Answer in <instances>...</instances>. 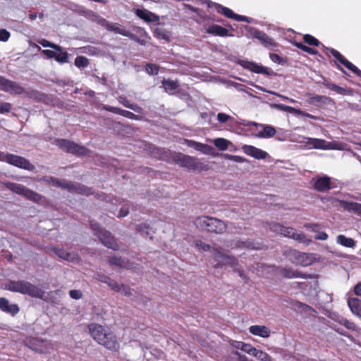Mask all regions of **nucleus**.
<instances>
[{
  "instance_id": "nucleus-3",
  "label": "nucleus",
  "mask_w": 361,
  "mask_h": 361,
  "mask_svg": "<svg viewBox=\"0 0 361 361\" xmlns=\"http://www.w3.org/2000/svg\"><path fill=\"white\" fill-rule=\"evenodd\" d=\"M194 223L197 228L216 234H222L227 229L224 221L209 216H198Z\"/></svg>"
},
{
  "instance_id": "nucleus-46",
  "label": "nucleus",
  "mask_w": 361,
  "mask_h": 361,
  "mask_svg": "<svg viewBox=\"0 0 361 361\" xmlns=\"http://www.w3.org/2000/svg\"><path fill=\"white\" fill-rule=\"evenodd\" d=\"M211 251L212 252L214 258L216 260H224L226 259V257L228 256V255L224 254L223 252V250L221 247H213L212 250L211 249Z\"/></svg>"
},
{
  "instance_id": "nucleus-39",
  "label": "nucleus",
  "mask_w": 361,
  "mask_h": 361,
  "mask_svg": "<svg viewBox=\"0 0 361 361\" xmlns=\"http://www.w3.org/2000/svg\"><path fill=\"white\" fill-rule=\"evenodd\" d=\"M71 140L59 138L55 140L56 145L62 150L66 152H68L69 148L71 147Z\"/></svg>"
},
{
  "instance_id": "nucleus-20",
  "label": "nucleus",
  "mask_w": 361,
  "mask_h": 361,
  "mask_svg": "<svg viewBox=\"0 0 361 361\" xmlns=\"http://www.w3.org/2000/svg\"><path fill=\"white\" fill-rule=\"evenodd\" d=\"M207 33L214 36L219 37H233V35L229 32V30L217 24H212L206 29Z\"/></svg>"
},
{
  "instance_id": "nucleus-43",
  "label": "nucleus",
  "mask_w": 361,
  "mask_h": 361,
  "mask_svg": "<svg viewBox=\"0 0 361 361\" xmlns=\"http://www.w3.org/2000/svg\"><path fill=\"white\" fill-rule=\"evenodd\" d=\"M194 245L197 250L200 252L211 251V246L209 244H206L201 240H195Z\"/></svg>"
},
{
  "instance_id": "nucleus-4",
  "label": "nucleus",
  "mask_w": 361,
  "mask_h": 361,
  "mask_svg": "<svg viewBox=\"0 0 361 361\" xmlns=\"http://www.w3.org/2000/svg\"><path fill=\"white\" fill-rule=\"evenodd\" d=\"M91 229L94 234L99 238V241L106 247L116 251L119 249L116 239L109 231L102 228L99 224L94 221L90 222Z\"/></svg>"
},
{
  "instance_id": "nucleus-29",
  "label": "nucleus",
  "mask_w": 361,
  "mask_h": 361,
  "mask_svg": "<svg viewBox=\"0 0 361 361\" xmlns=\"http://www.w3.org/2000/svg\"><path fill=\"white\" fill-rule=\"evenodd\" d=\"M71 147L68 153L77 156H86L90 153V150L85 146L80 145L73 141L71 142Z\"/></svg>"
},
{
  "instance_id": "nucleus-30",
  "label": "nucleus",
  "mask_w": 361,
  "mask_h": 361,
  "mask_svg": "<svg viewBox=\"0 0 361 361\" xmlns=\"http://www.w3.org/2000/svg\"><path fill=\"white\" fill-rule=\"evenodd\" d=\"M108 263L111 267L116 266L126 269H130L131 264L128 260H124L121 257L117 256L109 257Z\"/></svg>"
},
{
  "instance_id": "nucleus-61",
  "label": "nucleus",
  "mask_w": 361,
  "mask_h": 361,
  "mask_svg": "<svg viewBox=\"0 0 361 361\" xmlns=\"http://www.w3.org/2000/svg\"><path fill=\"white\" fill-rule=\"evenodd\" d=\"M70 297L75 300H79L82 298V293L79 290H71L69 291Z\"/></svg>"
},
{
  "instance_id": "nucleus-22",
  "label": "nucleus",
  "mask_w": 361,
  "mask_h": 361,
  "mask_svg": "<svg viewBox=\"0 0 361 361\" xmlns=\"http://www.w3.org/2000/svg\"><path fill=\"white\" fill-rule=\"evenodd\" d=\"M186 143L188 147H192L195 150L201 152L205 154H212L214 151V148L207 144H203L190 140H186Z\"/></svg>"
},
{
  "instance_id": "nucleus-50",
  "label": "nucleus",
  "mask_w": 361,
  "mask_h": 361,
  "mask_svg": "<svg viewBox=\"0 0 361 361\" xmlns=\"http://www.w3.org/2000/svg\"><path fill=\"white\" fill-rule=\"evenodd\" d=\"M225 266L228 265L231 267H235L238 265V261L237 258H235L234 256L228 255L226 257V259L224 260Z\"/></svg>"
},
{
  "instance_id": "nucleus-16",
  "label": "nucleus",
  "mask_w": 361,
  "mask_h": 361,
  "mask_svg": "<svg viewBox=\"0 0 361 361\" xmlns=\"http://www.w3.org/2000/svg\"><path fill=\"white\" fill-rule=\"evenodd\" d=\"M242 150L247 155L257 159H264L268 155L267 152L252 145H244L242 147Z\"/></svg>"
},
{
  "instance_id": "nucleus-59",
  "label": "nucleus",
  "mask_w": 361,
  "mask_h": 361,
  "mask_svg": "<svg viewBox=\"0 0 361 361\" xmlns=\"http://www.w3.org/2000/svg\"><path fill=\"white\" fill-rule=\"evenodd\" d=\"M60 180V178L54 177H47L44 178V180L47 181L48 184L55 187H59Z\"/></svg>"
},
{
  "instance_id": "nucleus-18",
  "label": "nucleus",
  "mask_w": 361,
  "mask_h": 361,
  "mask_svg": "<svg viewBox=\"0 0 361 361\" xmlns=\"http://www.w3.org/2000/svg\"><path fill=\"white\" fill-rule=\"evenodd\" d=\"M103 109L107 111L112 112L114 114H119L123 117L128 118L132 120H140L141 116L133 114L131 111L120 109L118 107H114L109 105H104Z\"/></svg>"
},
{
  "instance_id": "nucleus-25",
  "label": "nucleus",
  "mask_w": 361,
  "mask_h": 361,
  "mask_svg": "<svg viewBox=\"0 0 361 361\" xmlns=\"http://www.w3.org/2000/svg\"><path fill=\"white\" fill-rule=\"evenodd\" d=\"M70 192L85 196H90L94 193L91 188L87 187L81 183L73 182L72 183Z\"/></svg>"
},
{
  "instance_id": "nucleus-15",
  "label": "nucleus",
  "mask_w": 361,
  "mask_h": 361,
  "mask_svg": "<svg viewBox=\"0 0 361 361\" xmlns=\"http://www.w3.org/2000/svg\"><path fill=\"white\" fill-rule=\"evenodd\" d=\"M245 126H260L262 128V131L257 133L255 136L261 138H269L272 137L276 134V129L271 126L259 124L254 121H249L247 123L243 124Z\"/></svg>"
},
{
  "instance_id": "nucleus-52",
  "label": "nucleus",
  "mask_w": 361,
  "mask_h": 361,
  "mask_svg": "<svg viewBox=\"0 0 361 361\" xmlns=\"http://www.w3.org/2000/svg\"><path fill=\"white\" fill-rule=\"evenodd\" d=\"M107 286L114 292L119 293L121 291V285L118 284L114 279H111Z\"/></svg>"
},
{
  "instance_id": "nucleus-23",
  "label": "nucleus",
  "mask_w": 361,
  "mask_h": 361,
  "mask_svg": "<svg viewBox=\"0 0 361 361\" xmlns=\"http://www.w3.org/2000/svg\"><path fill=\"white\" fill-rule=\"evenodd\" d=\"M254 36L255 38L258 39L266 47H277V43L275 42L274 39L270 37L263 31L256 30L255 32Z\"/></svg>"
},
{
  "instance_id": "nucleus-7",
  "label": "nucleus",
  "mask_w": 361,
  "mask_h": 361,
  "mask_svg": "<svg viewBox=\"0 0 361 361\" xmlns=\"http://www.w3.org/2000/svg\"><path fill=\"white\" fill-rule=\"evenodd\" d=\"M0 161L6 162L10 165L28 171H33L35 169V166L27 159L14 154L5 153L1 151H0Z\"/></svg>"
},
{
  "instance_id": "nucleus-37",
  "label": "nucleus",
  "mask_w": 361,
  "mask_h": 361,
  "mask_svg": "<svg viewBox=\"0 0 361 361\" xmlns=\"http://www.w3.org/2000/svg\"><path fill=\"white\" fill-rule=\"evenodd\" d=\"M39 341L35 338H27L24 341L25 345L29 348L36 351V352H42L39 348Z\"/></svg>"
},
{
  "instance_id": "nucleus-2",
  "label": "nucleus",
  "mask_w": 361,
  "mask_h": 361,
  "mask_svg": "<svg viewBox=\"0 0 361 361\" xmlns=\"http://www.w3.org/2000/svg\"><path fill=\"white\" fill-rule=\"evenodd\" d=\"M5 289L9 291L27 295L32 298L42 299L44 292L35 285L24 280H9L5 284Z\"/></svg>"
},
{
  "instance_id": "nucleus-51",
  "label": "nucleus",
  "mask_w": 361,
  "mask_h": 361,
  "mask_svg": "<svg viewBox=\"0 0 361 361\" xmlns=\"http://www.w3.org/2000/svg\"><path fill=\"white\" fill-rule=\"evenodd\" d=\"M136 230L138 233H140L142 235H148L149 230V226L145 223L140 224L137 225Z\"/></svg>"
},
{
  "instance_id": "nucleus-40",
  "label": "nucleus",
  "mask_w": 361,
  "mask_h": 361,
  "mask_svg": "<svg viewBox=\"0 0 361 361\" xmlns=\"http://www.w3.org/2000/svg\"><path fill=\"white\" fill-rule=\"evenodd\" d=\"M136 15L141 19L146 22H152V16H154L151 12L145 9H137L135 11Z\"/></svg>"
},
{
  "instance_id": "nucleus-60",
  "label": "nucleus",
  "mask_w": 361,
  "mask_h": 361,
  "mask_svg": "<svg viewBox=\"0 0 361 361\" xmlns=\"http://www.w3.org/2000/svg\"><path fill=\"white\" fill-rule=\"evenodd\" d=\"M11 35L6 29H0V41L6 42L8 40Z\"/></svg>"
},
{
  "instance_id": "nucleus-36",
  "label": "nucleus",
  "mask_w": 361,
  "mask_h": 361,
  "mask_svg": "<svg viewBox=\"0 0 361 361\" xmlns=\"http://www.w3.org/2000/svg\"><path fill=\"white\" fill-rule=\"evenodd\" d=\"M32 97L37 102L44 103L46 104H49L51 99L48 94L37 91L33 92Z\"/></svg>"
},
{
  "instance_id": "nucleus-34",
  "label": "nucleus",
  "mask_w": 361,
  "mask_h": 361,
  "mask_svg": "<svg viewBox=\"0 0 361 361\" xmlns=\"http://www.w3.org/2000/svg\"><path fill=\"white\" fill-rule=\"evenodd\" d=\"M336 242L346 247H353L355 245V240L353 238H347L344 235H338L336 238Z\"/></svg>"
},
{
  "instance_id": "nucleus-54",
  "label": "nucleus",
  "mask_w": 361,
  "mask_h": 361,
  "mask_svg": "<svg viewBox=\"0 0 361 361\" xmlns=\"http://www.w3.org/2000/svg\"><path fill=\"white\" fill-rule=\"evenodd\" d=\"M340 324L341 325H343L346 329L351 330V331H355L356 330V325L354 322L349 321L346 319H343L340 321Z\"/></svg>"
},
{
  "instance_id": "nucleus-6",
  "label": "nucleus",
  "mask_w": 361,
  "mask_h": 361,
  "mask_svg": "<svg viewBox=\"0 0 361 361\" xmlns=\"http://www.w3.org/2000/svg\"><path fill=\"white\" fill-rule=\"evenodd\" d=\"M170 159L175 164H179L183 168H186L190 171L201 170L202 164L200 163L197 158L184 154L181 152L170 153Z\"/></svg>"
},
{
  "instance_id": "nucleus-11",
  "label": "nucleus",
  "mask_w": 361,
  "mask_h": 361,
  "mask_svg": "<svg viewBox=\"0 0 361 361\" xmlns=\"http://www.w3.org/2000/svg\"><path fill=\"white\" fill-rule=\"evenodd\" d=\"M102 25V26L105 27L106 29L109 31L121 35L124 37H128L131 40H133L139 44H144L143 40L140 39L135 35L126 30L125 28L121 27L118 23H109L105 19H103Z\"/></svg>"
},
{
  "instance_id": "nucleus-44",
  "label": "nucleus",
  "mask_w": 361,
  "mask_h": 361,
  "mask_svg": "<svg viewBox=\"0 0 361 361\" xmlns=\"http://www.w3.org/2000/svg\"><path fill=\"white\" fill-rule=\"evenodd\" d=\"M303 40L310 46L318 47L321 44V42L317 38L309 34L303 36Z\"/></svg>"
},
{
  "instance_id": "nucleus-45",
  "label": "nucleus",
  "mask_w": 361,
  "mask_h": 361,
  "mask_svg": "<svg viewBox=\"0 0 361 361\" xmlns=\"http://www.w3.org/2000/svg\"><path fill=\"white\" fill-rule=\"evenodd\" d=\"M75 65L78 68H86L89 65V60L87 58L83 56H78L75 59Z\"/></svg>"
},
{
  "instance_id": "nucleus-47",
  "label": "nucleus",
  "mask_w": 361,
  "mask_h": 361,
  "mask_svg": "<svg viewBox=\"0 0 361 361\" xmlns=\"http://www.w3.org/2000/svg\"><path fill=\"white\" fill-rule=\"evenodd\" d=\"M146 72L150 75H157L159 71V66L154 63H147L145 66Z\"/></svg>"
},
{
  "instance_id": "nucleus-41",
  "label": "nucleus",
  "mask_w": 361,
  "mask_h": 361,
  "mask_svg": "<svg viewBox=\"0 0 361 361\" xmlns=\"http://www.w3.org/2000/svg\"><path fill=\"white\" fill-rule=\"evenodd\" d=\"M325 140L317 138H309L307 144L312 145L315 149H324L325 148Z\"/></svg>"
},
{
  "instance_id": "nucleus-57",
  "label": "nucleus",
  "mask_w": 361,
  "mask_h": 361,
  "mask_svg": "<svg viewBox=\"0 0 361 361\" xmlns=\"http://www.w3.org/2000/svg\"><path fill=\"white\" fill-rule=\"evenodd\" d=\"M217 120L220 123H224L228 121L229 120H233V118L225 113H219L217 114Z\"/></svg>"
},
{
  "instance_id": "nucleus-48",
  "label": "nucleus",
  "mask_w": 361,
  "mask_h": 361,
  "mask_svg": "<svg viewBox=\"0 0 361 361\" xmlns=\"http://www.w3.org/2000/svg\"><path fill=\"white\" fill-rule=\"evenodd\" d=\"M39 43L44 47H50L56 51H61L62 47L58 44H54L47 39H42L39 41Z\"/></svg>"
},
{
  "instance_id": "nucleus-8",
  "label": "nucleus",
  "mask_w": 361,
  "mask_h": 361,
  "mask_svg": "<svg viewBox=\"0 0 361 361\" xmlns=\"http://www.w3.org/2000/svg\"><path fill=\"white\" fill-rule=\"evenodd\" d=\"M4 185L7 189L10 190L13 192L22 195L33 202L39 203L42 199V196L41 195L21 184L13 182H6L4 183Z\"/></svg>"
},
{
  "instance_id": "nucleus-35",
  "label": "nucleus",
  "mask_w": 361,
  "mask_h": 361,
  "mask_svg": "<svg viewBox=\"0 0 361 361\" xmlns=\"http://www.w3.org/2000/svg\"><path fill=\"white\" fill-rule=\"evenodd\" d=\"M161 83H162L166 92L174 91L176 89H178L179 87V83L177 80H171L164 79L161 81Z\"/></svg>"
},
{
  "instance_id": "nucleus-26",
  "label": "nucleus",
  "mask_w": 361,
  "mask_h": 361,
  "mask_svg": "<svg viewBox=\"0 0 361 361\" xmlns=\"http://www.w3.org/2000/svg\"><path fill=\"white\" fill-rule=\"evenodd\" d=\"M341 207L349 212H353L358 216H361V204L355 202H349L341 200L340 202Z\"/></svg>"
},
{
  "instance_id": "nucleus-33",
  "label": "nucleus",
  "mask_w": 361,
  "mask_h": 361,
  "mask_svg": "<svg viewBox=\"0 0 361 361\" xmlns=\"http://www.w3.org/2000/svg\"><path fill=\"white\" fill-rule=\"evenodd\" d=\"M225 17H226L228 18L235 20L237 21L250 23V20L248 17H247L245 16H240V15L236 14V13H233V11L228 8H226Z\"/></svg>"
},
{
  "instance_id": "nucleus-31",
  "label": "nucleus",
  "mask_w": 361,
  "mask_h": 361,
  "mask_svg": "<svg viewBox=\"0 0 361 361\" xmlns=\"http://www.w3.org/2000/svg\"><path fill=\"white\" fill-rule=\"evenodd\" d=\"M348 305L354 314L361 317V301L358 298H349L348 300Z\"/></svg>"
},
{
  "instance_id": "nucleus-49",
  "label": "nucleus",
  "mask_w": 361,
  "mask_h": 361,
  "mask_svg": "<svg viewBox=\"0 0 361 361\" xmlns=\"http://www.w3.org/2000/svg\"><path fill=\"white\" fill-rule=\"evenodd\" d=\"M225 157L230 160V161H233L234 162H236V163H244V162H247L248 161L247 160V159L243 157H240V156H238V155H233V154H226L225 155Z\"/></svg>"
},
{
  "instance_id": "nucleus-58",
  "label": "nucleus",
  "mask_w": 361,
  "mask_h": 361,
  "mask_svg": "<svg viewBox=\"0 0 361 361\" xmlns=\"http://www.w3.org/2000/svg\"><path fill=\"white\" fill-rule=\"evenodd\" d=\"M12 109V104L8 102H1L0 104V113H8Z\"/></svg>"
},
{
  "instance_id": "nucleus-55",
  "label": "nucleus",
  "mask_w": 361,
  "mask_h": 361,
  "mask_svg": "<svg viewBox=\"0 0 361 361\" xmlns=\"http://www.w3.org/2000/svg\"><path fill=\"white\" fill-rule=\"evenodd\" d=\"M255 349L256 348L251 344L243 343L241 350L247 353L249 355H253L254 353L255 352Z\"/></svg>"
},
{
  "instance_id": "nucleus-56",
  "label": "nucleus",
  "mask_w": 361,
  "mask_h": 361,
  "mask_svg": "<svg viewBox=\"0 0 361 361\" xmlns=\"http://www.w3.org/2000/svg\"><path fill=\"white\" fill-rule=\"evenodd\" d=\"M73 182L71 180H66L65 179H61L58 188L67 190L68 192L71 191Z\"/></svg>"
},
{
  "instance_id": "nucleus-17",
  "label": "nucleus",
  "mask_w": 361,
  "mask_h": 361,
  "mask_svg": "<svg viewBox=\"0 0 361 361\" xmlns=\"http://www.w3.org/2000/svg\"><path fill=\"white\" fill-rule=\"evenodd\" d=\"M54 252L59 257L66 261L74 263H79L80 261V257L76 252H69L60 247H54Z\"/></svg>"
},
{
  "instance_id": "nucleus-42",
  "label": "nucleus",
  "mask_w": 361,
  "mask_h": 361,
  "mask_svg": "<svg viewBox=\"0 0 361 361\" xmlns=\"http://www.w3.org/2000/svg\"><path fill=\"white\" fill-rule=\"evenodd\" d=\"M253 356H255L256 358L259 360L260 361H271V357L266 352L255 349V352L253 354Z\"/></svg>"
},
{
  "instance_id": "nucleus-19",
  "label": "nucleus",
  "mask_w": 361,
  "mask_h": 361,
  "mask_svg": "<svg viewBox=\"0 0 361 361\" xmlns=\"http://www.w3.org/2000/svg\"><path fill=\"white\" fill-rule=\"evenodd\" d=\"M2 91L11 94H22L25 92V88L16 82L6 79Z\"/></svg>"
},
{
  "instance_id": "nucleus-14",
  "label": "nucleus",
  "mask_w": 361,
  "mask_h": 361,
  "mask_svg": "<svg viewBox=\"0 0 361 361\" xmlns=\"http://www.w3.org/2000/svg\"><path fill=\"white\" fill-rule=\"evenodd\" d=\"M276 269L280 273L281 276L285 279H311L310 274L302 273L298 270H294L290 267H282L274 266Z\"/></svg>"
},
{
  "instance_id": "nucleus-21",
  "label": "nucleus",
  "mask_w": 361,
  "mask_h": 361,
  "mask_svg": "<svg viewBox=\"0 0 361 361\" xmlns=\"http://www.w3.org/2000/svg\"><path fill=\"white\" fill-rule=\"evenodd\" d=\"M0 310L12 316H15L20 311L17 304H10L8 300L6 298H0Z\"/></svg>"
},
{
  "instance_id": "nucleus-12",
  "label": "nucleus",
  "mask_w": 361,
  "mask_h": 361,
  "mask_svg": "<svg viewBox=\"0 0 361 361\" xmlns=\"http://www.w3.org/2000/svg\"><path fill=\"white\" fill-rule=\"evenodd\" d=\"M322 47L325 50L329 51L340 64L344 66L346 68L353 72L357 76L361 77V71L357 66L350 62L347 59H345L338 51L333 48L326 47L324 44H322Z\"/></svg>"
},
{
  "instance_id": "nucleus-28",
  "label": "nucleus",
  "mask_w": 361,
  "mask_h": 361,
  "mask_svg": "<svg viewBox=\"0 0 361 361\" xmlns=\"http://www.w3.org/2000/svg\"><path fill=\"white\" fill-rule=\"evenodd\" d=\"M250 334L262 338H268L270 336V330L266 326L253 325L249 328Z\"/></svg>"
},
{
  "instance_id": "nucleus-9",
  "label": "nucleus",
  "mask_w": 361,
  "mask_h": 361,
  "mask_svg": "<svg viewBox=\"0 0 361 361\" xmlns=\"http://www.w3.org/2000/svg\"><path fill=\"white\" fill-rule=\"evenodd\" d=\"M4 185L7 189L10 190L13 192L22 195L33 202L39 203L42 199V196L41 195L21 184L13 182H6L4 183Z\"/></svg>"
},
{
  "instance_id": "nucleus-38",
  "label": "nucleus",
  "mask_w": 361,
  "mask_h": 361,
  "mask_svg": "<svg viewBox=\"0 0 361 361\" xmlns=\"http://www.w3.org/2000/svg\"><path fill=\"white\" fill-rule=\"evenodd\" d=\"M213 142L214 146L221 151L226 150L230 143L228 140L222 137L214 139Z\"/></svg>"
},
{
  "instance_id": "nucleus-13",
  "label": "nucleus",
  "mask_w": 361,
  "mask_h": 361,
  "mask_svg": "<svg viewBox=\"0 0 361 361\" xmlns=\"http://www.w3.org/2000/svg\"><path fill=\"white\" fill-rule=\"evenodd\" d=\"M311 184L314 190L320 192H327L334 188L331 179L328 176L314 177L311 180Z\"/></svg>"
},
{
  "instance_id": "nucleus-5",
  "label": "nucleus",
  "mask_w": 361,
  "mask_h": 361,
  "mask_svg": "<svg viewBox=\"0 0 361 361\" xmlns=\"http://www.w3.org/2000/svg\"><path fill=\"white\" fill-rule=\"evenodd\" d=\"M283 255L293 264L301 267H307L314 262V254L302 252L295 249H287Z\"/></svg>"
},
{
  "instance_id": "nucleus-10",
  "label": "nucleus",
  "mask_w": 361,
  "mask_h": 361,
  "mask_svg": "<svg viewBox=\"0 0 361 361\" xmlns=\"http://www.w3.org/2000/svg\"><path fill=\"white\" fill-rule=\"evenodd\" d=\"M270 230L273 232L280 233L284 237L294 239L298 242H302L309 244L310 240H306V235L302 233H297L295 228L286 227L279 223H272L270 224Z\"/></svg>"
},
{
  "instance_id": "nucleus-53",
  "label": "nucleus",
  "mask_w": 361,
  "mask_h": 361,
  "mask_svg": "<svg viewBox=\"0 0 361 361\" xmlns=\"http://www.w3.org/2000/svg\"><path fill=\"white\" fill-rule=\"evenodd\" d=\"M60 53H56V56L55 57V60L61 63L68 62V55L66 51H59Z\"/></svg>"
},
{
  "instance_id": "nucleus-27",
  "label": "nucleus",
  "mask_w": 361,
  "mask_h": 361,
  "mask_svg": "<svg viewBox=\"0 0 361 361\" xmlns=\"http://www.w3.org/2000/svg\"><path fill=\"white\" fill-rule=\"evenodd\" d=\"M243 67L255 73L269 75V68L255 62H244Z\"/></svg>"
},
{
  "instance_id": "nucleus-1",
  "label": "nucleus",
  "mask_w": 361,
  "mask_h": 361,
  "mask_svg": "<svg viewBox=\"0 0 361 361\" xmlns=\"http://www.w3.org/2000/svg\"><path fill=\"white\" fill-rule=\"evenodd\" d=\"M87 329L90 336L99 345L113 353L119 350L120 343L117 336L109 328L97 323H91Z\"/></svg>"
},
{
  "instance_id": "nucleus-24",
  "label": "nucleus",
  "mask_w": 361,
  "mask_h": 361,
  "mask_svg": "<svg viewBox=\"0 0 361 361\" xmlns=\"http://www.w3.org/2000/svg\"><path fill=\"white\" fill-rule=\"evenodd\" d=\"M308 102L313 106H320L322 104H326L331 102V98L324 95H317L314 94H307Z\"/></svg>"
},
{
  "instance_id": "nucleus-64",
  "label": "nucleus",
  "mask_w": 361,
  "mask_h": 361,
  "mask_svg": "<svg viewBox=\"0 0 361 361\" xmlns=\"http://www.w3.org/2000/svg\"><path fill=\"white\" fill-rule=\"evenodd\" d=\"M304 227L307 229L311 230L313 232H317L320 226L317 224L307 223L304 224Z\"/></svg>"
},
{
  "instance_id": "nucleus-32",
  "label": "nucleus",
  "mask_w": 361,
  "mask_h": 361,
  "mask_svg": "<svg viewBox=\"0 0 361 361\" xmlns=\"http://www.w3.org/2000/svg\"><path fill=\"white\" fill-rule=\"evenodd\" d=\"M322 84L324 87H326L327 89L336 92V93L344 95L346 94L347 90L340 87L334 83L331 82L329 80H326V78H323Z\"/></svg>"
},
{
  "instance_id": "nucleus-63",
  "label": "nucleus",
  "mask_w": 361,
  "mask_h": 361,
  "mask_svg": "<svg viewBox=\"0 0 361 361\" xmlns=\"http://www.w3.org/2000/svg\"><path fill=\"white\" fill-rule=\"evenodd\" d=\"M293 305L296 307L302 309L304 310H312V307L298 300L294 301Z\"/></svg>"
},
{
  "instance_id": "nucleus-62",
  "label": "nucleus",
  "mask_w": 361,
  "mask_h": 361,
  "mask_svg": "<svg viewBox=\"0 0 361 361\" xmlns=\"http://www.w3.org/2000/svg\"><path fill=\"white\" fill-rule=\"evenodd\" d=\"M269 57L271 59V60L274 62V63H276L278 64H281V63H283V59L282 57H281L279 54H274V53H271L269 54Z\"/></svg>"
}]
</instances>
